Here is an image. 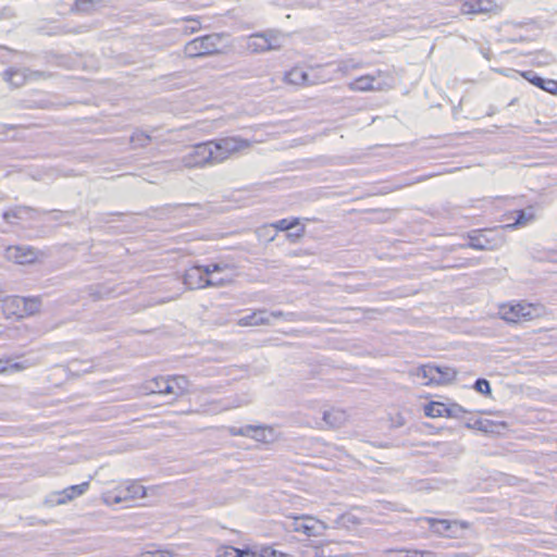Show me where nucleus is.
<instances>
[{"label":"nucleus","mask_w":557,"mask_h":557,"mask_svg":"<svg viewBox=\"0 0 557 557\" xmlns=\"http://www.w3.org/2000/svg\"><path fill=\"white\" fill-rule=\"evenodd\" d=\"M0 51H9V49L4 46H0Z\"/></svg>","instance_id":"nucleus-55"},{"label":"nucleus","mask_w":557,"mask_h":557,"mask_svg":"<svg viewBox=\"0 0 557 557\" xmlns=\"http://www.w3.org/2000/svg\"><path fill=\"white\" fill-rule=\"evenodd\" d=\"M333 64H325V65H318L317 67L310 69V83L311 85L314 84H322L326 83L332 79L334 70L331 71L330 67Z\"/></svg>","instance_id":"nucleus-22"},{"label":"nucleus","mask_w":557,"mask_h":557,"mask_svg":"<svg viewBox=\"0 0 557 557\" xmlns=\"http://www.w3.org/2000/svg\"><path fill=\"white\" fill-rule=\"evenodd\" d=\"M285 78L289 84L294 85H311L310 70L305 71L301 67H294L285 74Z\"/></svg>","instance_id":"nucleus-23"},{"label":"nucleus","mask_w":557,"mask_h":557,"mask_svg":"<svg viewBox=\"0 0 557 557\" xmlns=\"http://www.w3.org/2000/svg\"><path fill=\"white\" fill-rule=\"evenodd\" d=\"M467 410L459 404L445 405L441 401H430L424 406V414L430 418H460Z\"/></svg>","instance_id":"nucleus-8"},{"label":"nucleus","mask_w":557,"mask_h":557,"mask_svg":"<svg viewBox=\"0 0 557 557\" xmlns=\"http://www.w3.org/2000/svg\"><path fill=\"white\" fill-rule=\"evenodd\" d=\"M207 144L212 150V165L219 164L227 160L233 154L248 148L250 141L239 136H226L211 140H207Z\"/></svg>","instance_id":"nucleus-1"},{"label":"nucleus","mask_w":557,"mask_h":557,"mask_svg":"<svg viewBox=\"0 0 557 557\" xmlns=\"http://www.w3.org/2000/svg\"><path fill=\"white\" fill-rule=\"evenodd\" d=\"M2 312L7 319H23L22 296H7L2 299Z\"/></svg>","instance_id":"nucleus-17"},{"label":"nucleus","mask_w":557,"mask_h":557,"mask_svg":"<svg viewBox=\"0 0 557 557\" xmlns=\"http://www.w3.org/2000/svg\"><path fill=\"white\" fill-rule=\"evenodd\" d=\"M3 81L8 82L13 87H20L26 82V75L20 69H7L2 73Z\"/></svg>","instance_id":"nucleus-25"},{"label":"nucleus","mask_w":557,"mask_h":557,"mask_svg":"<svg viewBox=\"0 0 557 557\" xmlns=\"http://www.w3.org/2000/svg\"><path fill=\"white\" fill-rule=\"evenodd\" d=\"M417 377L425 380L424 385L446 384L454 381L457 371L450 367H438L434 364H423L418 367L413 373Z\"/></svg>","instance_id":"nucleus-3"},{"label":"nucleus","mask_w":557,"mask_h":557,"mask_svg":"<svg viewBox=\"0 0 557 557\" xmlns=\"http://www.w3.org/2000/svg\"><path fill=\"white\" fill-rule=\"evenodd\" d=\"M146 496V488L137 482H131L125 487H121L112 496V503L120 504L127 499L143 498Z\"/></svg>","instance_id":"nucleus-15"},{"label":"nucleus","mask_w":557,"mask_h":557,"mask_svg":"<svg viewBox=\"0 0 557 557\" xmlns=\"http://www.w3.org/2000/svg\"><path fill=\"white\" fill-rule=\"evenodd\" d=\"M361 64L359 62H355L354 60H345L341 61L336 69H334V72H341L342 74L346 75L349 72L360 69Z\"/></svg>","instance_id":"nucleus-33"},{"label":"nucleus","mask_w":557,"mask_h":557,"mask_svg":"<svg viewBox=\"0 0 557 557\" xmlns=\"http://www.w3.org/2000/svg\"><path fill=\"white\" fill-rule=\"evenodd\" d=\"M269 324L268 311L264 309L256 310L238 320L240 326H257Z\"/></svg>","instance_id":"nucleus-20"},{"label":"nucleus","mask_w":557,"mask_h":557,"mask_svg":"<svg viewBox=\"0 0 557 557\" xmlns=\"http://www.w3.org/2000/svg\"><path fill=\"white\" fill-rule=\"evenodd\" d=\"M140 557H174L172 553L168 550H156V552H146L141 554Z\"/></svg>","instance_id":"nucleus-44"},{"label":"nucleus","mask_w":557,"mask_h":557,"mask_svg":"<svg viewBox=\"0 0 557 557\" xmlns=\"http://www.w3.org/2000/svg\"><path fill=\"white\" fill-rule=\"evenodd\" d=\"M555 61V57L550 52L542 50L534 53L531 63L536 66H547L553 64Z\"/></svg>","instance_id":"nucleus-29"},{"label":"nucleus","mask_w":557,"mask_h":557,"mask_svg":"<svg viewBox=\"0 0 557 557\" xmlns=\"http://www.w3.org/2000/svg\"><path fill=\"white\" fill-rule=\"evenodd\" d=\"M38 210L26 206H16L2 213L5 222L11 223V219L16 220H35L37 219Z\"/></svg>","instance_id":"nucleus-18"},{"label":"nucleus","mask_w":557,"mask_h":557,"mask_svg":"<svg viewBox=\"0 0 557 557\" xmlns=\"http://www.w3.org/2000/svg\"><path fill=\"white\" fill-rule=\"evenodd\" d=\"M305 235V226H300L299 228H297V231L295 232H292V233H287L286 234V237L292 242V243H296L299 238H301L302 236Z\"/></svg>","instance_id":"nucleus-43"},{"label":"nucleus","mask_w":557,"mask_h":557,"mask_svg":"<svg viewBox=\"0 0 557 557\" xmlns=\"http://www.w3.org/2000/svg\"><path fill=\"white\" fill-rule=\"evenodd\" d=\"M497 10L494 0H465L460 8L462 14H485Z\"/></svg>","instance_id":"nucleus-14"},{"label":"nucleus","mask_w":557,"mask_h":557,"mask_svg":"<svg viewBox=\"0 0 557 557\" xmlns=\"http://www.w3.org/2000/svg\"><path fill=\"white\" fill-rule=\"evenodd\" d=\"M89 487V482H83L81 484L71 485L69 487H65L62 491H58L54 493H51L47 499L46 503L53 507L59 505H64L74 498L85 494Z\"/></svg>","instance_id":"nucleus-9"},{"label":"nucleus","mask_w":557,"mask_h":557,"mask_svg":"<svg viewBox=\"0 0 557 557\" xmlns=\"http://www.w3.org/2000/svg\"><path fill=\"white\" fill-rule=\"evenodd\" d=\"M151 141V136L144 131H135L131 136L134 147L144 148Z\"/></svg>","instance_id":"nucleus-31"},{"label":"nucleus","mask_w":557,"mask_h":557,"mask_svg":"<svg viewBox=\"0 0 557 557\" xmlns=\"http://www.w3.org/2000/svg\"><path fill=\"white\" fill-rule=\"evenodd\" d=\"M236 557H259L255 552L249 548L239 549L238 553H235Z\"/></svg>","instance_id":"nucleus-45"},{"label":"nucleus","mask_w":557,"mask_h":557,"mask_svg":"<svg viewBox=\"0 0 557 557\" xmlns=\"http://www.w3.org/2000/svg\"><path fill=\"white\" fill-rule=\"evenodd\" d=\"M465 264H455V265H448L447 268H461L463 267Z\"/></svg>","instance_id":"nucleus-54"},{"label":"nucleus","mask_w":557,"mask_h":557,"mask_svg":"<svg viewBox=\"0 0 557 557\" xmlns=\"http://www.w3.org/2000/svg\"><path fill=\"white\" fill-rule=\"evenodd\" d=\"M78 363H79V361H78V360H72V361L70 362V366H71L72 368H76V366H77Z\"/></svg>","instance_id":"nucleus-53"},{"label":"nucleus","mask_w":557,"mask_h":557,"mask_svg":"<svg viewBox=\"0 0 557 557\" xmlns=\"http://www.w3.org/2000/svg\"><path fill=\"white\" fill-rule=\"evenodd\" d=\"M147 389L149 393L170 395L176 393L170 377H154L148 383Z\"/></svg>","instance_id":"nucleus-21"},{"label":"nucleus","mask_w":557,"mask_h":557,"mask_svg":"<svg viewBox=\"0 0 557 557\" xmlns=\"http://www.w3.org/2000/svg\"><path fill=\"white\" fill-rule=\"evenodd\" d=\"M223 34H209L194 38L184 47V52L188 58H201L218 54L223 51Z\"/></svg>","instance_id":"nucleus-2"},{"label":"nucleus","mask_w":557,"mask_h":557,"mask_svg":"<svg viewBox=\"0 0 557 557\" xmlns=\"http://www.w3.org/2000/svg\"><path fill=\"white\" fill-rule=\"evenodd\" d=\"M521 76L537 88H541L552 95H557V81L544 78L531 70L521 72Z\"/></svg>","instance_id":"nucleus-16"},{"label":"nucleus","mask_w":557,"mask_h":557,"mask_svg":"<svg viewBox=\"0 0 557 557\" xmlns=\"http://www.w3.org/2000/svg\"><path fill=\"white\" fill-rule=\"evenodd\" d=\"M413 554L416 557H468L467 554H465V553H457V554H454L453 556H444V555H440V554L431 552V550H419V549H413Z\"/></svg>","instance_id":"nucleus-38"},{"label":"nucleus","mask_w":557,"mask_h":557,"mask_svg":"<svg viewBox=\"0 0 557 557\" xmlns=\"http://www.w3.org/2000/svg\"><path fill=\"white\" fill-rule=\"evenodd\" d=\"M208 275L200 264H195L186 270L184 274V284L188 289H200L207 287Z\"/></svg>","instance_id":"nucleus-12"},{"label":"nucleus","mask_w":557,"mask_h":557,"mask_svg":"<svg viewBox=\"0 0 557 557\" xmlns=\"http://www.w3.org/2000/svg\"><path fill=\"white\" fill-rule=\"evenodd\" d=\"M515 214V221L512 223L503 225V228L515 230L528 224L534 219V213L532 211H527L524 209L516 211Z\"/></svg>","instance_id":"nucleus-26"},{"label":"nucleus","mask_w":557,"mask_h":557,"mask_svg":"<svg viewBox=\"0 0 557 557\" xmlns=\"http://www.w3.org/2000/svg\"><path fill=\"white\" fill-rule=\"evenodd\" d=\"M186 21L193 23V25L186 27V29H185L186 32L195 33L200 28L199 21L194 20V18H186Z\"/></svg>","instance_id":"nucleus-46"},{"label":"nucleus","mask_w":557,"mask_h":557,"mask_svg":"<svg viewBox=\"0 0 557 557\" xmlns=\"http://www.w3.org/2000/svg\"><path fill=\"white\" fill-rule=\"evenodd\" d=\"M348 518H349L348 516L343 515V516H341V517L337 519V521H336V522H337V523H342V521H344V520H346V519H348Z\"/></svg>","instance_id":"nucleus-52"},{"label":"nucleus","mask_w":557,"mask_h":557,"mask_svg":"<svg viewBox=\"0 0 557 557\" xmlns=\"http://www.w3.org/2000/svg\"><path fill=\"white\" fill-rule=\"evenodd\" d=\"M235 553H238V548L234 546H223L218 550L216 557H236Z\"/></svg>","instance_id":"nucleus-42"},{"label":"nucleus","mask_w":557,"mask_h":557,"mask_svg":"<svg viewBox=\"0 0 557 557\" xmlns=\"http://www.w3.org/2000/svg\"><path fill=\"white\" fill-rule=\"evenodd\" d=\"M396 557H416V556H414V554H413V549H412V550H407V552H406V555H404V556H398V555L396 554Z\"/></svg>","instance_id":"nucleus-51"},{"label":"nucleus","mask_w":557,"mask_h":557,"mask_svg":"<svg viewBox=\"0 0 557 557\" xmlns=\"http://www.w3.org/2000/svg\"><path fill=\"white\" fill-rule=\"evenodd\" d=\"M202 267L208 276H212L213 273L222 272L230 268V265L224 262H213Z\"/></svg>","instance_id":"nucleus-36"},{"label":"nucleus","mask_w":557,"mask_h":557,"mask_svg":"<svg viewBox=\"0 0 557 557\" xmlns=\"http://www.w3.org/2000/svg\"><path fill=\"white\" fill-rule=\"evenodd\" d=\"M292 314L293 313H284L281 310H275V311L268 312L269 321L271 320V318L278 319V318H283V317H287V315H292Z\"/></svg>","instance_id":"nucleus-48"},{"label":"nucleus","mask_w":557,"mask_h":557,"mask_svg":"<svg viewBox=\"0 0 557 557\" xmlns=\"http://www.w3.org/2000/svg\"><path fill=\"white\" fill-rule=\"evenodd\" d=\"M26 366L24 362H11L10 364V372H15L25 369Z\"/></svg>","instance_id":"nucleus-49"},{"label":"nucleus","mask_w":557,"mask_h":557,"mask_svg":"<svg viewBox=\"0 0 557 557\" xmlns=\"http://www.w3.org/2000/svg\"><path fill=\"white\" fill-rule=\"evenodd\" d=\"M473 388L482 394V395H491L492 394V388H491V383L488 380L484 379V377H479L475 380L474 384H473Z\"/></svg>","instance_id":"nucleus-34"},{"label":"nucleus","mask_w":557,"mask_h":557,"mask_svg":"<svg viewBox=\"0 0 557 557\" xmlns=\"http://www.w3.org/2000/svg\"><path fill=\"white\" fill-rule=\"evenodd\" d=\"M424 520L429 524L431 532L447 537H457L458 529L463 530L470 527L469 522L461 520H448L432 517H426Z\"/></svg>","instance_id":"nucleus-7"},{"label":"nucleus","mask_w":557,"mask_h":557,"mask_svg":"<svg viewBox=\"0 0 557 557\" xmlns=\"http://www.w3.org/2000/svg\"><path fill=\"white\" fill-rule=\"evenodd\" d=\"M349 88L355 91L381 90L382 83L377 82L373 75H363L349 83Z\"/></svg>","instance_id":"nucleus-19"},{"label":"nucleus","mask_w":557,"mask_h":557,"mask_svg":"<svg viewBox=\"0 0 557 557\" xmlns=\"http://www.w3.org/2000/svg\"><path fill=\"white\" fill-rule=\"evenodd\" d=\"M294 531L301 532L308 536H318L326 529V525L311 517L296 518L294 521Z\"/></svg>","instance_id":"nucleus-13"},{"label":"nucleus","mask_w":557,"mask_h":557,"mask_svg":"<svg viewBox=\"0 0 557 557\" xmlns=\"http://www.w3.org/2000/svg\"><path fill=\"white\" fill-rule=\"evenodd\" d=\"M259 557H289L288 554L278 552L270 546L262 547L260 549Z\"/></svg>","instance_id":"nucleus-39"},{"label":"nucleus","mask_w":557,"mask_h":557,"mask_svg":"<svg viewBox=\"0 0 557 557\" xmlns=\"http://www.w3.org/2000/svg\"><path fill=\"white\" fill-rule=\"evenodd\" d=\"M495 423L487 419H476L474 422H467L466 428L479 430L482 432H493Z\"/></svg>","instance_id":"nucleus-30"},{"label":"nucleus","mask_w":557,"mask_h":557,"mask_svg":"<svg viewBox=\"0 0 557 557\" xmlns=\"http://www.w3.org/2000/svg\"><path fill=\"white\" fill-rule=\"evenodd\" d=\"M284 37L274 30L255 33L249 36L247 48L255 53H262L282 48Z\"/></svg>","instance_id":"nucleus-4"},{"label":"nucleus","mask_w":557,"mask_h":557,"mask_svg":"<svg viewBox=\"0 0 557 557\" xmlns=\"http://www.w3.org/2000/svg\"><path fill=\"white\" fill-rule=\"evenodd\" d=\"M252 431V425L251 424H247V425H244V426H228L227 428V432L230 435L232 436H245L247 437V435L249 434V432Z\"/></svg>","instance_id":"nucleus-37"},{"label":"nucleus","mask_w":557,"mask_h":557,"mask_svg":"<svg viewBox=\"0 0 557 557\" xmlns=\"http://www.w3.org/2000/svg\"><path fill=\"white\" fill-rule=\"evenodd\" d=\"M5 258L17 264H29L37 260V251L30 246H10L5 250Z\"/></svg>","instance_id":"nucleus-10"},{"label":"nucleus","mask_w":557,"mask_h":557,"mask_svg":"<svg viewBox=\"0 0 557 557\" xmlns=\"http://www.w3.org/2000/svg\"><path fill=\"white\" fill-rule=\"evenodd\" d=\"M299 225L298 218L282 219L272 224L277 231H289Z\"/></svg>","instance_id":"nucleus-32"},{"label":"nucleus","mask_w":557,"mask_h":557,"mask_svg":"<svg viewBox=\"0 0 557 557\" xmlns=\"http://www.w3.org/2000/svg\"><path fill=\"white\" fill-rule=\"evenodd\" d=\"M231 282L230 278L220 277L216 278L214 276H208L207 280V287H222L227 285Z\"/></svg>","instance_id":"nucleus-41"},{"label":"nucleus","mask_w":557,"mask_h":557,"mask_svg":"<svg viewBox=\"0 0 557 557\" xmlns=\"http://www.w3.org/2000/svg\"><path fill=\"white\" fill-rule=\"evenodd\" d=\"M170 380L172 381V385L174 386V391L176 392L173 393L174 395H180L185 391L184 385L186 384V380L184 376H172L170 377Z\"/></svg>","instance_id":"nucleus-40"},{"label":"nucleus","mask_w":557,"mask_h":557,"mask_svg":"<svg viewBox=\"0 0 557 557\" xmlns=\"http://www.w3.org/2000/svg\"><path fill=\"white\" fill-rule=\"evenodd\" d=\"M14 128V125H9V124H0V131L2 133H4L7 129H13Z\"/></svg>","instance_id":"nucleus-50"},{"label":"nucleus","mask_w":557,"mask_h":557,"mask_svg":"<svg viewBox=\"0 0 557 557\" xmlns=\"http://www.w3.org/2000/svg\"><path fill=\"white\" fill-rule=\"evenodd\" d=\"M500 317L509 323H519L521 321H530L535 318L537 308L533 304L518 302L515 305H504L500 307Z\"/></svg>","instance_id":"nucleus-6"},{"label":"nucleus","mask_w":557,"mask_h":557,"mask_svg":"<svg viewBox=\"0 0 557 557\" xmlns=\"http://www.w3.org/2000/svg\"><path fill=\"white\" fill-rule=\"evenodd\" d=\"M323 420L331 428H339L343 424V422L345 421V414L341 410L332 409V410L324 411Z\"/></svg>","instance_id":"nucleus-28"},{"label":"nucleus","mask_w":557,"mask_h":557,"mask_svg":"<svg viewBox=\"0 0 557 557\" xmlns=\"http://www.w3.org/2000/svg\"><path fill=\"white\" fill-rule=\"evenodd\" d=\"M181 163L187 169L212 165V150L207 141L198 143L182 157Z\"/></svg>","instance_id":"nucleus-5"},{"label":"nucleus","mask_w":557,"mask_h":557,"mask_svg":"<svg viewBox=\"0 0 557 557\" xmlns=\"http://www.w3.org/2000/svg\"><path fill=\"white\" fill-rule=\"evenodd\" d=\"M10 359H0V373H5L10 371Z\"/></svg>","instance_id":"nucleus-47"},{"label":"nucleus","mask_w":557,"mask_h":557,"mask_svg":"<svg viewBox=\"0 0 557 557\" xmlns=\"http://www.w3.org/2000/svg\"><path fill=\"white\" fill-rule=\"evenodd\" d=\"M102 0H74L70 11L73 13H90L95 10L96 4Z\"/></svg>","instance_id":"nucleus-27"},{"label":"nucleus","mask_w":557,"mask_h":557,"mask_svg":"<svg viewBox=\"0 0 557 557\" xmlns=\"http://www.w3.org/2000/svg\"><path fill=\"white\" fill-rule=\"evenodd\" d=\"M486 230H473L467 234L469 242L460 245L461 248H472L474 250H493L496 245L494 239L486 236Z\"/></svg>","instance_id":"nucleus-11"},{"label":"nucleus","mask_w":557,"mask_h":557,"mask_svg":"<svg viewBox=\"0 0 557 557\" xmlns=\"http://www.w3.org/2000/svg\"><path fill=\"white\" fill-rule=\"evenodd\" d=\"M41 298L39 296L22 297L23 319L40 311Z\"/></svg>","instance_id":"nucleus-24"},{"label":"nucleus","mask_w":557,"mask_h":557,"mask_svg":"<svg viewBox=\"0 0 557 557\" xmlns=\"http://www.w3.org/2000/svg\"><path fill=\"white\" fill-rule=\"evenodd\" d=\"M267 426L264 425H252V431L249 432L247 437L256 440L258 442H265L267 440Z\"/></svg>","instance_id":"nucleus-35"}]
</instances>
